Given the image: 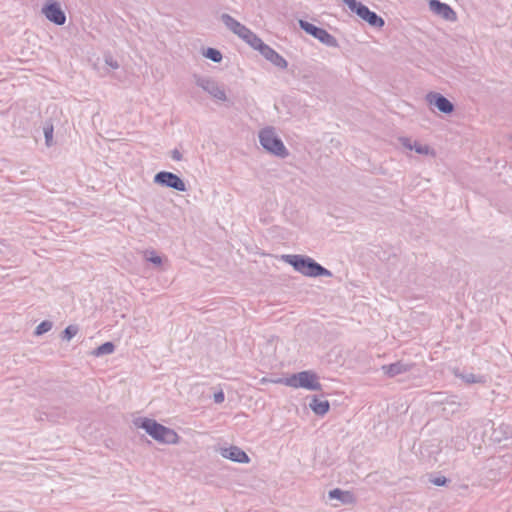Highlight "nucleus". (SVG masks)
<instances>
[{
	"label": "nucleus",
	"mask_w": 512,
	"mask_h": 512,
	"mask_svg": "<svg viewBox=\"0 0 512 512\" xmlns=\"http://www.w3.org/2000/svg\"><path fill=\"white\" fill-rule=\"evenodd\" d=\"M455 375L468 384L483 383L485 381L483 376L475 375L473 373L458 374L455 372Z\"/></svg>",
	"instance_id": "4be33fe9"
},
{
	"label": "nucleus",
	"mask_w": 512,
	"mask_h": 512,
	"mask_svg": "<svg viewBox=\"0 0 512 512\" xmlns=\"http://www.w3.org/2000/svg\"><path fill=\"white\" fill-rule=\"evenodd\" d=\"M309 407L316 415L324 416L330 409V403L328 400L321 399L314 395L311 397Z\"/></svg>",
	"instance_id": "dca6fc26"
},
{
	"label": "nucleus",
	"mask_w": 512,
	"mask_h": 512,
	"mask_svg": "<svg viewBox=\"0 0 512 512\" xmlns=\"http://www.w3.org/2000/svg\"><path fill=\"white\" fill-rule=\"evenodd\" d=\"M171 157L175 161H180L182 159V154L178 149H174L171 151Z\"/></svg>",
	"instance_id": "2f4dec72"
},
{
	"label": "nucleus",
	"mask_w": 512,
	"mask_h": 512,
	"mask_svg": "<svg viewBox=\"0 0 512 512\" xmlns=\"http://www.w3.org/2000/svg\"><path fill=\"white\" fill-rule=\"evenodd\" d=\"M328 496L330 499L339 500L344 504H349L353 501V494L351 492L339 488L330 490Z\"/></svg>",
	"instance_id": "f3484780"
},
{
	"label": "nucleus",
	"mask_w": 512,
	"mask_h": 512,
	"mask_svg": "<svg viewBox=\"0 0 512 512\" xmlns=\"http://www.w3.org/2000/svg\"><path fill=\"white\" fill-rule=\"evenodd\" d=\"M53 323L49 320L42 321L35 329L34 334L37 336L43 335L52 329Z\"/></svg>",
	"instance_id": "5701e85b"
},
{
	"label": "nucleus",
	"mask_w": 512,
	"mask_h": 512,
	"mask_svg": "<svg viewBox=\"0 0 512 512\" xmlns=\"http://www.w3.org/2000/svg\"><path fill=\"white\" fill-rule=\"evenodd\" d=\"M429 9L437 16H440L446 21H456V12L446 3L440 0H430Z\"/></svg>",
	"instance_id": "9b49d317"
},
{
	"label": "nucleus",
	"mask_w": 512,
	"mask_h": 512,
	"mask_svg": "<svg viewBox=\"0 0 512 512\" xmlns=\"http://www.w3.org/2000/svg\"><path fill=\"white\" fill-rule=\"evenodd\" d=\"M298 23L303 31L319 40L322 44L333 48L339 47L337 39L324 28L318 27L303 19H300Z\"/></svg>",
	"instance_id": "423d86ee"
},
{
	"label": "nucleus",
	"mask_w": 512,
	"mask_h": 512,
	"mask_svg": "<svg viewBox=\"0 0 512 512\" xmlns=\"http://www.w3.org/2000/svg\"><path fill=\"white\" fill-rule=\"evenodd\" d=\"M281 259L291 265L293 269L306 277H332L330 270L323 267L313 258L301 254H284Z\"/></svg>",
	"instance_id": "f257e3e1"
},
{
	"label": "nucleus",
	"mask_w": 512,
	"mask_h": 512,
	"mask_svg": "<svg viewBox=\"0 0 512 512\" xmlns=\"http://www.w3.org/2000/svg\"><path fill=\"white\" fill-rule=\"evenodd\" d=\"M44 136H45V142L47 146L52 145L53 140V126H47L44 128Z\"/></svg>",
	"instance_id": "bb28decb"
},
{
	"label": "nucleus",
	"mask_w": 512,
	"mask_h": 512,
	"mask_svg": "<svg viewBox=\"0 0 512 512\" xmlns=\"http://www.w3.org/2000/svg\"><path fill=\"white\" fill-rule=\"evenodd\" d=\"M134 425L145 430L148 435L160 443L176 444L179 441V436L173 429L158 423L154 419L139 417L134 420Z\"/></svg>",
	"instance_id": "f03ea898"
},
{
	"label": "nucleus",
	"mask_w": 512,
	"mask_h": 512,
	"mask_svg": "<svg viewBox=\"0 0 512 512\" xmlns=\"http://www.w3.org/2000/svg\"><path fill=\"white\" fill-rule=\"evenodd\" d=\"M203 56L215 63H219L222 60V53L218 49L212 47L205 49Z\"/></svg>",
	"instance_id": "412c9836"
},
{
	"label": "nucleus",
	"mask_w": 512,
	"mask_h": 512,
	"mask_svg": "<svg viewBox=\"0 0 512 512\" xmlns=\"http://www.w3.org/2000/svg\"><path fill=\"white\" fill-rule=\"evenodd\" d=\"M43 416H45L43 413H39V416H36V418H37L38 420H44V417H43Z\"/></svg>",
	"instance_id": "473e14b6"
},
{
	"label": "nucleus",
	"mask_w": 512,
	"mask_h": 512,
	"mask_svg": "<svg viewBox=\"0 0 512 512\" xmlns=\"http://www.w3.org/2000/svg\"><path fill=\"white\" fill-rule=\"evenodd\" d=\"M42 13L50 22L56 25H63L66 22L65 12L56 1L47 2L42 8Z\"/></svg>",
	"instance_id": "9d476101"
},
{
	"label": "nucleus",
	"mask_w": 512,
	"mask_h": 512,
	"mask_svg": "<svg viewBox=\"0 0 512 512\" xmlns=\"http://www.w3.org/2000/svg\"><path fill=\"white\" fill-rule=\"evenodd\" d=\"M348 6L351 12L355 13L371 27L381 29L385 25L384 19L376 12L371 11L366 5L357 0H341Z\"/></svg>",
	"instance_id": "39448f33"
},
{
	"label": "nucleus",
	"mask_w": 512,
	"mask_h": 512,
	"mask_svg": "<svg viewBox=\"0 0 512 512\" xmlns=\"http://www.w3.org/2000/svg\"><path fill=\"white\" fill-rule=\"evenodd\" d=\"M247 44H249L252 48L258 51L259 48L264 44V42L259 38L253 31L249 28L241 35V37Z\"/></svg>",
	"instance_id": "a211bd4d"
},
{
	"label": "nucleus",
	"mask_w": 512,
	"mask_h": 512,
	"mask_svg": "<svg viewBox=\"0 0 512 512\" xmlns=\"http://www.w3.org/2000/svg\"><path fill=\"white\" fill-rule=\"evenodd\" d=\"M425 100L430 106L438 109L443 114H451L455 110V105L444 95L439 92H429L425 96Z\"/></svg>",
	"instance_id": "1a4fd4ad"
},
{
	"label": "nucleus",
	"mask_w": 512,
	"mask_h": 512,
	"mask_svg": "<svg viewBox=\"0 0 512 512\" xmlns=\"http://www.w3.org/2000/svg\"><path fill=\"white\" fill-rule=\"evenodd\" d=\"M221 21L225 24V26L231 30L233 33L241 37V35L246 31L247 27L241 24L239 21L234 19L227 13H223L220 17Z\"/></svg>",
	"instance_id": "2eb2a0df"
},
{
	"label": "nucleus",
	"mask_w": 512,
	"mask_h": 512,
	"mask_svg": "<svg viewBox=\"0 0 512 512\" xmlns=\"http://www.w3.org/2000/svg\"><path fill=\"white\" fill-rule=\"evenodd\" d=\"M147 261L155 264V265H161L162 264V258L155 253V251H150L149 255L146 256Z\"/></svg>",
	"instance_id": "cd10ccee"
},
{
	"label": "nucleus",
	"mask_w": 512,
	"mask_h": 512,
	"mask_svg": "<svg viewBox=\"0 0 512 512\" xmlns=\"http://www.w3.org/2000/svg\"><path fill=\"white\" fill-rule=\"evenodd\" d=\"M429 481L432 484H434L435 486H446L450 482V479H448L447 477L442 476V475H438V476L431 475L429 478Z\"/></svg>",
	"instance_id": "a878e982"
},
{
	"label": "nucleus",
	"mask_w": 512,
	"mask_h": 512,
	"mask_svg": "<svg viewBox=\"0 0 512 512\" xmlns=\"http://www.w3.org/2000/svg\"><path fill=\"white\" fill-rule=\"evenodd\" d=\"M258 51L266 60L270 61L276 67L280 69L287 68L288 62L269 45L264 43Z\"/></svg>",
	"instance_id": "f8f14e48"
},
{
	"label": "nucleus",
	"mask_w": 512,
	"mask_h": 512,
	"mask_svg": "<svg viewBox=\"0 0 512 512\" xmlns=\"http://www.w3.org/2000/svg\"><path fill=\"white\" fill-rule=\"evenodd\" d=\"M213 399H214L215 403H218V404L222 403L225 399L224 392L222 390L215 392Z\"/></svg>",
	"instance_id": "7c9ffc66"
},
{
	"label": "nucleus",
	"mask_w": 512,
	"mask_h": 512,
	"mask_svg": "<svg viewBox=\"0 0 512 512\" xmlns=\"http://www.w3.org/2000/svg\"><path fill=\"white\" fill-rule=\"evenodd\" d=\"M45 419L52 422H57L60 418H65L66 411L61 408H53L48 412H43Z\"/></svg>",
	"instance_id": "aec40b11"
},
{
	"label": "nucleus",
	"mask_w": 512,
	"mask_h": 512,
	"mask_svg": "<svg viewBox=\"0 0 512 512\" xmlns=\"http://www.w3.org/2000/svg\"><path fill=\"white\" fill-rule=\"evenodd\" d=\"M153 182L161 187L170 188L179 192L187 191V186L184 180L173 172H157L154 175Z\"/></svg>",
	"instance_id": "0eeeda50"
},
{
	"label": "nucleus",
	"mask_w": 512,
	"mask_h": 512,
	"mask_svg": "<svg viewBox=\"0 0 512 512\" xmlns=\"http://www.w3.org/2000/svg\"><path fill=\"white\" fill-rule=\"evenodd\" d=\"M115 350V345L113 342L107 341L100 346H98L94 351L93 355L99 357L107 354L113 353Z\"/></svg>",
	"instance_id": "6ab92c4d"
},
{
	"label": "nucleus",
	"mask_w": 512,
	"mask_h": 512,
	"mask_svg": "<svg viewBox=\"0 0 512 512\" xmlns=\"http://www.w3.org/2000/svg\"><path fill=\"white\" fill-rule=\"evenodd\" d=\"M195 83L201 87L205 92L218 101H226L227 96L224 88L218 84L217 81L210 77L194 75Z\"/></svg>",
	"instance_id": "6e6552de"
},
{
	"label": "nucleus",
	"mask_w": 512,
	"mask_h": 512,
	"mask_svg": "<svg viewBox=\"0 0 512 512\" xmlns=\"http://www.w3.org/2000/svg\"><path fill=\"white\" fill-rule=\"evenodd\" d=\"M412 364H406L402 361H397L395 363L389 364V365H383L382 370L385 375L392 378L399 374H403L405 372H408L412 368Z\"/></svg>",
	"instance_id": "4468645a"
},
{
	"label": "nucleus",
	"mask_w": 512,
	"mask_h": 512,
	"mask_svg": "<svg viewBox=\"0 0 512 512\" xmlns=\"http://www.w3.org/2000/svg\"><path fill=\"white\" fill-rule=\"evenodd\" d=\"M105 63L111 67L112 69H117L119 67L118 62L113 58L112 55L106 54L104 56Z\"/></svg>",
	"instance_id": "c85d7f7f"
},
{
	"label": "nucleus",
	"mask_w": 512,
	"mask_h": 512,
	"mask_svg": "<svg viewBox=\"0 0 512 512\" xmlns=\"http://www.w3.org/2000/svg\"><path fill=\"white\" fill-rule=\"evenodd\" d=\"M259 142L268 153L276 157L284 159L289 155L288 149L272 127H266L259 132Z\"/></svg>",
	"instance_id": "7ed1b4c3"
},
{
	"label": "nucleus",
	"mask_w": 512,
	"mask_h": 512,
	"mask_svg": "<svg viewBox=\"0 0 512 512\" xmlns=\"http://www.w3.org/2000/svg\"><path fill=\"white\" fill-rule=\"evenodd\" d=\"M79 331V328L77 325H69L62 331V339L63 340H71Z\"/></svg>",
	"instance_id": "b1692460"
},
{
	"label": "nucleus",
	"mask_w": 512,
	"mask_h": 512,
	"mask_svg": "<svg viewBox=\"0 0 512 512\" xmlns=\"http://www.w3.org/2000/svg\"><path fill=\"white\" fill-rule=\"evenodd\" d=\"M277 383H283L290 387L304 388L311 391L322 390V385L318 381L317 374L311 370L292 374L290 377L279 379Z\"/></svg>",
	"instance_id": "20e7f679"
},
{
	"label": "nucleus",
	"mask_w": 512,
	"mask_h": 512,
	"mask_svg": "<svg viewBox=\"0 0 512 512\" xmlns=\"http://www.w3.org/2000/svg\"><path fill=\"white\" fill-rule=\"evenodd\" d=\"M412 150H414L418 154L427 155V154H433L434 151L430 148L428 145H423L417 141L413 142Z\"/></svg>",
	"instance_id": "393cba45"
},
{
	"label": "nucleus",
	"mask_w": 512,
	"mask_h": 512,
	"mask_svg": "<svg viewBox=\"0 0 512 512\" xmlns=\"http://www.w3.org/2000/svg\"><path fill=\"white\" fill-rule=\"evenodd\" d=\"M399 142L402 144L403 147L406 149L412 150L413 142L408 137H400Z\"/></svg>",
	"instance_id": "c756f323"
},
{
	"label": "nucleus",
	"mask_w": 512,
	"mask_h": 512,
	"mask_svg": "<svg viewBox=\"0 0 512 512\" xmlns=\"http://www.w3.org/2000/svg\"><path fill=\"white\" fill-rule=\"evenodd\" d=\"M220 454L222 457L237 463L246 464L250 462L247 453L237 446L221 448Z\"/></svg>",
	"instance_id": "ddd939ff"
}]
</instances>
